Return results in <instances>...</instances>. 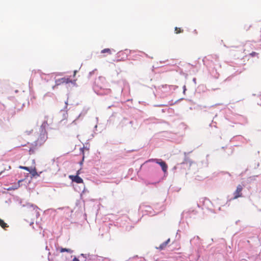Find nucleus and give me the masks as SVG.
Instances as JSON below:
<instances>
[{
  "label": "nucleus",
  "instance_id": "f257e3e1",
  "mask_svg": "<svg viewBox=\"0 0 261 261\" xmlns=\"http://www.w3.org/2000/svg\"><path fill=\"white\" fill-rule=\"evenodd\" d=\"M48 138L47 133L44 130L38 136L36 141L32 144L33 146L29 149L30 154L35 153L36 150L39 147L43 145Z\"/></svg>",
  "mask_w": 261,
  "mask_h": 261
},
{
  "label": "nucleus",
  "instance_id": "f03ea898",
  "mask_svg": "<svg viewBox=\"0 0 261 261\" xmlns=\"http://www.w3.org/2000/svg\"><path fill=\"white\" fill-rule=\"evenodd\" d=\"M149 162H154L156 163V164H158L161 166L163 171L164 172L167 171V168H168L167 165L166 163L164 161H163L162 160L157 159H152L149 160Z\"/></svg>",
  "mask_w": 261,
  "mask_h": 261
},
{
  "label": "nucleus",
  "instance_id": "7ed1b4c3",
  "mask_svg": "<svg viewBox=\"0 0 261 261\" xmlns=\"http://www.w3.org/2000/svg\"><path fill=\"white\" fill-rule=\"evenodd\" d=\"M243 190V187L239 185L237 186L236 190L233 193L234 198L237 199L239 197H242V191Z\"/></svg>",
  "mask_w": 261,
  "mask_h": 261
},
{
  "label": "nucleus",
  "instance_id": "20e7f679",
  "mask_svg": "<svg viewBox=\"0 0 261 261\" xmlns=\"http://www.w3.org/2000/svg\"><path fill=\"white\" fill-rule=\"evenodd\" d=\"M69 178L72 181L75 182L77 184L83 183V179L81 177H80L79 176H78L77 175H70L69 176Z\"/></svg>",
  "mask_w": 261,
  "mask_h": 261
},
{
  "label": "nucleus",
  "instance_id": "39448f33",
  "mask_svg": "<svg viewBox=\"0 0 261 261\" xmlns=\"http://www.w3.org/2000/svg\"><path fill=\"white\" fill-rule=\"evenodd\" d=\"M0 226L4 229L8 227V225L4 221L0 218Z\"/></svg>",
  "mask_w": 261,
  "mask_h": 261
},
{
  "label": "nucleus",
  "instance_id": "423d86ee",
  "mask_svg": "<svg viewBox=\"0 0 261 261\" xmlns=\"http://www.w3.org/2000/svg\"><path fill=\"white\" fill-rule=\"evenodd\" d=\"M170 241V239H168L166 241L163 243L162 244H161L159 247V248L161 250L164 249L166 246H167L168 242Z\"/></svg>",
  "mask_w": 261,
  "mask_h": 261
},
{
  "label": "nucleus",
  "instance_id": "0eeeda50",
  "mask_svg": "<svg viewBox=\"0 0 261 261\" xmlns=\"http://www.w3.org/2000/svg\"><path fill=\"white\" fill-rule=\"evenodd\" d=\"M59 251L61 253H62L64 252H67L69 253H72L73 252L72 250H71L70 249L64 248H60Z\"/></svg>",
  "mask_w": 261,
  "mask_h": 261
},
{
  "label": "nucleus",
  "instance_id": "6e6552de",
  "mask_svg": "<svg viewBox=\"0 0 261 261\" xmlns=\"http://www.w3.org/2000/svg\"><path fill=\"white\" fill-rule=\"evenodd\" d=\"M22 181L23 180H19L17 184L9 188V190H16L18 189L20 187V182H22Z\"/></svg>",
  "mask_w": 261,
  "mask_h": 261
},
{
  "label": "nucleus",
  "instance_id": "1a4fd4ad",
  "mask_svg": "<svg viewBox=\"0 0 261 261\" xmlns=\"http://www.w3.org/2000/svg\"><path fill=\"white\" fill-rule=\"evenodd\" d=\"M29 172L33 176H35L36 175L39 176V174L37 173L35 168L30 169Z\"/></svg>",
  "mask_w": 261,
  "mask_h": 261
},
{
  "label": "nucleus",
  "instance_id": "9d476101",
  "mask_svg": "<svg viewBox=\"0 0 261 261\" xmlns=\"http://www.w3.org/2000/svg\"><path fill=\"white\" fill-rule=\"evenodd\" d=\"M11 166H10V165H7L6 167H5L4 168V170H3V171H2L0 172V175H1L3 174V173L5 171H6V170H7V171H9L10 169H11Z\"/></svg>",
  "mask_w": 261,
  "mask_h": 261
},
{
  "label": "nucleus",
  "instance_id": "9b49d317",
  "mask_svg": "<svg viewBox=\"0 0 261 261\" xmlns=\"http://www.w3.org/2000/svg\"><path fill=\"white\" fill-rule=\"evenodd\" d=\"M101 53L102 54L108 53V54H111V50L109 48H105V49H102L101 51Z\"/></svg>",
  "mask_w": 261,
  "mask_h": 261
},
{
  "label": "nucleus",
  "instance_id": "f8f14e48",
  "mask_svg": "<svg viewBox=\"0 0 261 261\" xmlns=\"http://www.w3.org/2000/svg\"><path fill=\"white\" fill-rule=\"evenodd\" d=\"M62 81V83H68L71 82V81L68 78L63 77L61 79Z\"/></svg>",
  "mask_w": 261,
  "mask_h": 261
},
{
  "label": "nucleus",
  "instance_id": "ddd939ff",
  "mask_svg": "<svg viewBox=\"0 0 261 261\" xmlns=\"http://www.w3.org/2000/svg\"><path fill=\"white\" fill-rule=\"evenodd\" d=\"M19 168L20 169H22L25 170H26L27 171H29V172H30V169L29 167H28L20 166L19 167Z\"/></svg>",
  "mask_w": 261,
  "mask_h": 261
},
{
  "label": "nucleus",
  "instance_id": "4468645a",
  "mask_svg": "<svg viewBox=\"0 0 261 261\" xmlns=\"http://www.w3.org/2000/svg\"><path fill=\"white\" fill-rule=\"evenodd\" d=\"M250 56L252 57H255V56H257L258 54L255 52V51H253L252 53H251L250 54Z\"/></svg>",
  "mask_w": 261,
  "mask_h": 261
},
{
  "label": "nucleus",
  "instance_id": "2eb2a0df",
  "mask_svg": "<svg viewBox=\"0 0 261 261\" xmlns=\"http://www.w3.org/2000/svg\"><path fill=\"white\" fill-rule=\"evenodd\" d=\"M56 85H60L61 84H63V83H62V81L61 80V79H58V80H57L56 81Z\"/></svg>",
  "mask_w": 261,
  "mask_h": 261
},
{
  "label": "nucleus",
  "instance_id": "dca6fc26",
  "mask_svg": "<svg viewBox=\"0 0 261 261\" xmlns=\"http://www.w3.org/2000/svg\"><path fill=\"white\" fill-rule=\"evenodd\" d=\"M31 208H32L33 210L35 211L36 212H37V213H38V212H37V210H38V207L37 206H32Z\"/></svg>",
  "mask_w": 261,
  "mask_h": 261
},
{
  "label": "nucleus",
  "instance_id": "f3484780",
  "mask_svg": "<svg viewBox=\"0 0 261 261\" xmlns=\"http://www.w3.org/2000/svg\"><path fill=\"white\" fill-rule=\"evenodd\" d=\"M178 29L179 28H178L177 27L175 28V31L176 34H178L179 33V31L178 30Z\"/></svg>",
  "mask_w": 261,
  "mask_h": 261
},
{
  "label": "nucleus",
  "instance_id": "a211bd4d",
  "mask_svg": "<svg viewBox=\"0 0 261 261\" xmlns=\"http://www.w3.org/2000/svg\"><path fill=\"white\" fill-rule=\"evenodd\" d=\"M72 261H80V260L78 258H77L76 257H74Z\"/></svg>",
  "mask_w": 261,
  "mask_h": 261
},
{
  "label": "nucleus",
  "instance_id": "6ab92c4d",
  "mask_svg": "<svg viewBox=\"0 0 261 261\" xmlns=\"http://www.w3.org/2000/svg\"><path fill=\"white\" fill-rule=\"evenodd\" d=\"M107 90V93H110L111 92V90L110 89H108Z\"/></svg>",
  "mask_w": 261,
  "mask_h": 261
},
{
  "label": "nucleus",
  "instance_id": "aec40b11",
  "mask_svg": "<svg viewBox=\"0 0 261 261\" xmlns=\"http://www.w3.org/2000/svg\"><path fill=\"white\" fill-rule=\"evenodd\" d=\"M80 174V170H79L76 172V175L79 176V175Z\"/></svg>",
  "mask_w": 261,
  "mask_h": 261
},
{
  "label": "nucleus",
  "instance_id": "412c9836",
  "mask_svg": "<svg viewBox=\"0 0 261 261\" xmlns=\"http://www.w3.org/2000/svg\"><path fill=\"white\" fill-rule=\"evenodd\" d=\"M76 73V70H75V71H74V74H73V76H75V75Z\"/></svg>",
  "mask_w": 261,
  "mask_h": 261
}]
</instances>
